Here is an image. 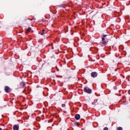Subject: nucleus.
<instances>
[{"label":"nucleus","mask_w":130,"mask_h":130,"mask_svg":"<svg viewBox=\"0 0 130 130\" xmlns=\"http://www.w3.org/2000/svg\"><path fill=\"white\" fill-rule=\"evenodd\" d=\"M21 85L23 87H24L25 85V82H23L21 83Z\"/></svg>","instance_id":"6e6552de"},{"label":"nucleus","mask_w":130,"mask_h":130,"mask_svg":"<svg viewBox=\"0 0 130 130\" xmlns=\"http://www.w3.org/2000/svg\"><path fill=\"white\" fill-rule=\"evenodd\" d=\"M97 75V73L96 72H93L91 73V75L92 77H96Z\"/></svg>","instance_id":"20e7f679"},{"label":"nucleus","mask_w":130,"mask_h":130,"mask_svg":"<svg viewBox=\"0 0 130 130\" xmlns=\"http://www.w3.org/2000/svg\"><path fill=\"white\" fill-rule=\"evenodd\" d=\"M52 121H53V119H52L51 120H49L48 121V122L49 123L51 122H52Z\"/></svg>","instance_id":"4468645a"},{"label":"nucleus","mask_w":130,"mask_h":130,"mask_svg":"<svg viewBox=\"0 0 130 130\" xmlns=\"http://www.w3.org/2000/svg\"><path fill=\"white\" fill-rule=\"evenodd\" d=\"M31 28L30 27H29L27 29L26 31V34H27L30 31V30L31 29Z\"/></svg>","instance_id":"423d86ee"},{"label":"nucleus","mask_w":130,"mask_h":130,"mask_svg":"<svg viewBox=\"0 0 130 130\" xmlns=\"http://www.w3.org/2000/svg\"><path fill=\"white\" fill-rule=\"evenodd\" d=\"M104 130H108V129L107 127H105L104 129Z\"/></svg>","instance_id":"2eb2a0df"},{"label":"nucleus","mask_w":130,"mask_h":130,"mask_svg":"<svg viewBox=\"0 0 130 130\" xmlns=\"http://www.w3.org/2000/svg\"><path fill=\"white\" fill-rule=\"evenodd\" d=\"M82 120H84L83 119H82Z\"/></svg>","instance_id":"4be33fe9"},{"label":"nucleus","mask_w":130,"mask_h":130,"mask_svg":"<svg viewBox=\"0 0 130 130\" xmlns=\"http://www.w3.org/2000/svg\"><path fill=\"white\" fill-rule=\"evenodd\" d=\"M4 90L6 92H8L10 91V89L9 87L6 86L5 87Z\"/></svg>","instance_id":"f257e3e1"},{"label":"nucleus","mask_w":130,"mask_h":130,"mask_svg":"<svg viewBox=\"0 0 130 130\" xmlns=\"http://www.w3.org/2000/svg\"><path fill=\"white\" fill-rule=\"evenodd\" d=\"M84 90L85 92H86L87 93H91V90L90 89H87V88H84Z\"/></svg>","instance_id":"f03ea898"},{"label":"nucleus","mask_w":130,"mask_h":130,"mask_svg":"<svg viewBox=\"0 0 130 130\" xmlns=\"http://www.w3.org/2000/svg\"><path fill=\"white\" fill-rule=\"evenodd\" d=\"M109 37H107L105 39H108L109 38Z\"/></svg>","instance_id":"f3484780"},{"label":"nucleus","mask_w":130,"mask_h":130,"mask_svg":"<svg viewBox=\"0 0 130 130\" xmlns=\"http://www.w3.org/2000/svg\"><path fill=\"white\" fill-rule=\"evenodd\" d=\"M79 38H78V41H79Z\"/></svg>","instance_id":"aec40b11"},{"label":"nucleus","mask_w":130,"mask_h":130,"mask_svg":"<svg viewBox=\"0 0 130 130\" xmlns=\"http://www.w3.org/2000/svg\"><path fill=\"white\" fill-rule=\"evenodd\" d=\"M42 21H44V20H43V19H42Z\"/></svg>","instance_id":"6ab92c4d"},{"label":"nucleus","mask_w":130,"mask_h":130,"mask_svg":"<svg viewBox=\"0 0 130 130\" xmlns=\"http://www.w3.org/2000/svg\"><path fill=\"white\" fill-rule=\"evenodd\" d=\"M80 115L78 114H76L75 116V119L77 120H79L80 119Z\"/></svg>","instance_id":"39448f33"},{"label":"nucleus","mask_w":130,"mask_h":130,"mask_svg":"<svg viewBox=\"0 0 130 130\" xmlns=\"http://www.w3.org/2000/svg\"><path fill=\"white\" fill-rule=\"evenodd\" d=\"M117 130H122V128L121 127H118Z\"/></svg>","instance_id":"9d476101"},{"label":"nucleus","mask_w":130,"mask_h":130,"mask_svg":"<svg viewBox=\"0 0 130 130\" xmlns=\"http://www.w3.org/2000/svg\"><path fill=\"white\" fill-rule=\"evenodd\" d=\"M109 35H104L103 36V37L104 38L106 37H109Z\"/></svg>","instance_id":"f8f14e48"},{"label":"nucleus","mask_w":130,"mask_h":130,"mask_svg":"<svg viewBox=\"0 0 130 130\" xmlns=\"http://www.w3.org/2000/svg\"><path fill=\"white\" fill-rule=\"evenodd\" d=\"M82 25L83 24V21H82Z\"/></svg>","instance_id":"a211bd4d"},{"label":"nucleus","mask_w":130,"mask_h":130,"mask_svg":"<svg viewBox=\"0 0 130 130\" xmlns=\"http://www.w3.org/2000/svg\"><path fill=\"white\" fill-rule=\"evenodd\" d=\"M102 39L103 41L102 42V43L103 44H105L106 43V42L105 41V39L103 37H102Z\"/></svg>","instance_id":"0eeeda50"},{"label":"nucleus","mask_w":130,"mask_h":130,"mask_svg":"<svg viewBox=\"0 0 130 130\" xmlns=\"http://www.w3.org/2000/svg\"><path fill=\"white\" fill-rule=\"evenodd\" d=\"M44 31H45V30L44 29H43L42 30V32L41 33V35H43L44 34Z\"/></svg>","instance_id":"9b49d317"},{"label":"nucleus","mask_w":130,"mask_h":130,"mask_svg":"<svg viewBox=\"0 0 130 130\" xmlns=\"http://www.w3.org/2000/svg\"><path fill=\"white\" fill-rule=\"evenodd\" d=\"M13 129L14 130H19V126L18 125H15L14 126Z\"/></svg>","instance_id":"7ed1b4c3"},{"label":"nucleus","mask_w":130,"mask_h":130,"mask_svg":"<svg viewBox=\"0 0 130 130\" xmlns=\"http://www.w3.org/2000/svg\"><path fill=\"white\" fill-rule=\"evenodd\" d=\"M92 104V105H94V104H95V102H93Z\"/></svg>","instance_id":"dca6fc26"},{"label":"nucleus","mask_w":130,"mask_h":130,"mask_svg":"<svg viewBox=\"0 0 130 130\" xmlns=\"http://www.w3.org/2000/svg\"><path fill=\"white\" fill-rule=\"evenodd\" d=\"M74 125L75 126H78L79 125V124L78 122H75L74 123Z\"/></svg>","instance_id":"1a4fd4ad"},{"label":"nucleus","mask_w":130,"mask_h":130,"mask_svg":"<svg viewBox=\"0 0 130 130\" xmlns=\"http://www.w3.org/2000/svg\"><path fill=\"white\" fill-rule=\"evenodd\" d=\"M65 106H66V105L65 104H62V107H65Z\"/></svg>","instance_id":"ddd939ff"},{"label":"nucleus","mask_w":130,"mask_h":130,"mask_svg":"<svg viewBox=\"0 0 130 130\" xmlns=\"http://www.w3.org/2000/svg\"><path fill=\"white\" fill-rule=\"evenodd\" d=\"M82 130H83V129H82Z\"/></svg>","instance_id":"5701e85b"},{"label":"nucleus","mask_w":130,"mask_h":130,"mask_svg":"<svg viewBox=\"0 0 130 130\" xmlns=\"http://www.w3.org/2000/svg\"><path fill=\"white\" fill-rule=\"evenodd\" d=\"M2 129L1 128H0V130H2Z\"/></svg>","instance_id":"412c9836"}]
</instances>
